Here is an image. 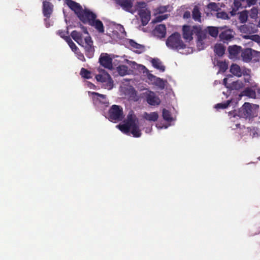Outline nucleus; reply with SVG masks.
I'll use <instances>...</instances> for the list:
<instances>
[{
    "mask_svg": "<svg viewBox=\"0 0 260 260\" xmlns=\"http://www.w3.org/2000/svg\"><path fill=\"white\" fill-rule=\"evenodd\" d=\"M67 5L76 14L79 20L84 24L94 27L100 33L104 32L103 22L97 19L96 14L87 9H83L82 6L73 0H66Z\"/></svg>",
    "mask_w": 260,
    "mask_h": 260,
    "instance_id": "obj_1",
    "label": "nucleus"
},
{
    "mask_svg": "<svg viewBox=\"0 0 260 260\" xmlns=\"http://www.w3.org/2000/svg\"><path fill=\"white\" fill-rule=\"evenodd\" d=\"M83 33L86 35L83 37L82 32L77 30H73L71 33V36L79 45L84 49V53L86 57L91 58L93 57L95 49L93 42L90 36L87 28L82 26Z\"/></svg>",
    "mask_w": 260,
    "mask_h": 260,
    "instance_id": "obj_2",
    "label": "nucleus"
},
{
    "mask_svg": "<svg viewBox=\"0 0 260 260\" xmlns=\"http://www.w3.org/2000/svg\"><path fill=\"white\" fill-rule=\"evenodd\" d=\"M117 127L124 134L129 135L134 137H140L142 133L139 126V120L133 111L130 112L127 116L124 123L119 124Z\"/></svg>",
    "mask_w": 260,
    "mask_h": 260,
    "instance_id": "obj_3",
    "label": "nucleus"
},
{
    "mask_svg": "<svg viewBox=\"0 0 260 260\" xmlns=\"http://www.w3.org/2000/svg\"><path fill=\"white\" fill-rule=\"evenodd\" d=\"M197 37V44H202L203 41L206 38V32L203 30L201 25H184L182 28V35L183 38L186 42H190L193 40V35Z\"/></svg>",
    "mask_w": 260,
    "mask_h": 260,
    "instance_id": "obj_4",
    "label": "nucleus"
},
{
    "mask_svg": "<svg viewBox=\"0 0 260 260\" xmlns=\"http://www.w3.org/2000/svg\"><path fill=\"white\" fill-rule=\"evenodd\" d=\"M235 115L250 120L257 116V111L253 108L251 104L246 102L238 109Z\"/></svg>",
    "mask_w": 260,
    "mask_h": 260,
    "instance_id": "obj_5",
    "label": "nucleus"
},
{
    "mask_svg": "<svg viewBox=\"0 0 260 260\" xmlns=\"http://www.w3.org/2000/svg\"><path fill=\"white\" fill-rule=\"evenodd\" d=\"M166 45L169 48L176 50L184 49L186 47V45L181 40L180 34L177 32L172 34L168 38Z\"/></svg>",
    "mask_w": 260,
    "mask_h": 260,
    "instance_id": "obj_6",
    "label": "nucleus"
},
{
    "mask_svg": "<svg viewBox=\"0 0 260 260\" xmlns=\"http://www.w3.org/2000/svg\"><path fill=\"white\" fill-rule=\"evenodd\" d=\"M109 119L111 121H120L123 118V109L120 106L113 105L109 110Z\"/></svg>",
    "mask_w": 260,
    "mask_h": 260,
    "instance_id": "obj_7",
    "label": "nucleus"
},
{
    "mask_svg": "<svg viewBox=\"0 0 260 260\" xmlns=\"http://www.w3.org/2000/svg\"><path fill=\"white\" fill-rule=\"evenodd\" d=\"M95 79L98 82L103 83V87L108 89H111L113 88V82L110 75L104 70L101 74L96 75Z\"/></svg>",
    "mask_w": 260,
    "mask_h": 260,
    "instance_id": "obj_8",
    "label": "nucleus"
},
{
    "mask_svg": "<svg viewBox=\"0 0 260 260\" xmlns=\"http://www.w3.org/2000/svg\"><path fill=\"white\" fill-rule=\"evenodd\" d=\"M89 94L92 96L95 104L101 105L106 107L109 106V103L106 95L96 92H89Z\"/></svg>",
    "mask_w": 260,
    "mask_h": 260,
    "instance_id": "obj_9",
    "label": "nucleus"
},
{
    "mask_svg": "<svg viewBox=\"0 0 260 260\" xmlns=\"http://www.w3.org/2000/svg\"><path fill=\"white\" fill-rule=\"evenodd\" d=\"M144 95L148 104L151 106H157L160 103V99L153 91H146L144 93Z\"/></svg>",
    "mask_w": 260,
    "mask_h": 260,
    "instance_id": "obj_10",
    "label": "nucleus"
},
{
    "mask_svg": "<svg viewBox=\"0 0 260 260\" xmlns=\"http://www.w3.org/2000/svg\"><path fill=\"white\" fill-rule=\"evenodd\" d=\"M138 14L141 18L143 26L146 25L150 20L151 12L147 9H140L138 11Z\"/></svg>",
    "mask_w": 260,
    "mask_h": 260,
    "instance_id": "obj_11",
    "label": "nucleus"
},
{
    "mask_svg": "<svg viewBox=\"0 0 260 260\" xmlns=\"http://www.w3.org/2000/svg\"><path fill=\"white\" fill-rule=\"evenodd\" d=\"M112 58L107 54H102L99 58V62L104 68L112 69L113 68Z\"/></svg>",
    "mask_w": 260,
    "mask_h": 260,
    "instance_id": "obj_12",
    "label": "nucleus"
},
{
    "mask_svg": "<svg viewBox=\"0 0 260 260\" xmlns=\"http://www.w3.org/2000/svg\"><path fill=\"white\" fill-rule=\"evenodd\" d=\"M223 30L219 34V37L221 40L223 42L225 41H230L232 38H234V35L233 31L230 29H226V26H224Z\"/></svg>",
    "mask_w": 260,
    "mask_h": 260,
    "instance_id": "obj_13",
    "label": "nucleus"
},
{
    "mask_svg": "<svg viewBox=\"0 0 260 260\" xmlns=\"http://www.w3.org/2000/svg\"><path fill=\"white\" fill-rule=\"evenodd\" d=\"M153 33L155 36L159 38H165L166 35V27L165 24H161L156 26Z\"/></svg>",
    "mask_w": 260,
    "mask_h": 260,
    "instance_id": "obj_14",
    "label": "nucleus"
},
{
    "mask_svg": "<svg viewBox=\"0 0 260 260\" xmlns=\"http://www.w3.org/2000/svg\"><path fill=\"white\" fill-rule=\"evenodd\" d=\"M53 5L47 1L43 2V13L44 16L47 18H49L53 12Z\"/></svg>",
    "mask_w": 260,
    "mask_h": 260,
    "instance_id": "obj_15",
    "label": "nucleus"
},
{
    "mask_svg": "<svg viewBox=\"0 0 260 260\" xmlns=\"http://www.w3.org/2000/svg\"><path fill=\"white\" fill-rule=\"evenodd\" d=\"M116 3L120 6L124 10L132 12L131 9L133 6V3L129 0H116Z\"/></svg>",
    "mask_w": 260,
    "mask_h": 260,
    "instance_id": "obj_16",
    "label": "nucleus"
},
{
    "mask_svg": "<svg viewBox=\"0 0 260 260\" xmlns=\"http://www.w3.org/2000/svg\"><path fill=\"white\" fill-rule=\"evenodd\" d=\"M252 51L251 48H246L242 51L241 57L243 61L249 62L251 60L253 57Z\"/></svg>",
    "mask_w": 260,
    "mask_h": 260,
    "instance_id": "obj_17",
    "label": "nucleus"
},
{
    "mask_svg": "<svg viewBox=\"0 0 260 260\" xmlns=\"http://www.w3.org/2000/svg\"><path fill=\"white\" fill-rule=\"evenodd\" d=\"M241 47L239 46H230L228 47V51L230 54V58H236L241 51Z\"/></svg>",
    "mask_w": 260,
    "mask_h": 260,
    "instance_id": "obj_18",
    "label": "nucleus"
},
{
    "mask_svg": "<svg viewBox=\"0 0 260 260\" xmlns=\"http://www.w3.org/2000/svg\"><path fill=\"white\" fill-rule=\"evenodd\" d=\"M224 29L223 27H214V26H208L206 29H203L206 32V34L208 33L211 36L214 38L217 37L219 31L222 30Z\"/></svg>",
    "mask_w": 260,
    "mask_h": 260,
    "instance_id": "obj_19",
    "label": "nucleus"
},
{
    "mask_svg": "<svg viewBox=\"0 0 260 260\" xmlns=\"http://www.w3.org/2000/svg\"><path fill=\"white\" fill-rule=\"evenodd\" d=\"M129 45L133 48V49H135L134 51L138 54H140L144 51L145 47L141 44H139L133 40H129Z\"/></svg>",
    "mask_w": 260,
    "mask_h": 260,
    "instance_id": "obj_20",
    "label": "nucleus"
},
{
    "mask_svg": "<svg viewBox=\"0 0 260 260\" xmlns=\"http://www.w3.org/2000/svg\"><path fill=\"white\" fill-rule=\"evenodd\" d=\"M245 7H246L245 0H234L233 10L231 12V15H235L239 8Z\"/></svg>",
    "mask_w": 260,
    "mask_h": 260,
    "instance_id": "obj_21",
    "label": "nucleus"
},
{
    "mask_svg": "<svg viewBox=\"0 0 260 260\" xmlns=\"http://www.w3.org/2000/svg\"><path fill=\"white\" fill-rule=\"evenodd\" d=\"M192 19L197 22H201V13L197 6H195L192 11Z\"/></svg>",
    "mask_w": 260,
    "mask_h": 260,
    "instance_id": "obj_22",
    "label": "nucleus"
},
{
    "mask_svg": "<svg viewBox=\"0 0 260 260\" xmlns=\"http://www.w3.org/2000/svg\"><path fill=\"white\" fill-rule=\"evenodd\" d=\"M143 118L150 121H156L158 118V115L157 112H151L148 113L147 112H145L143 114Z\"/></svg>",
    "mask_w": 260,
    "mask_h": 260,
    "instance_id": "obj_23",
    "label": "nucleus"
},
{
    "mask_svg": "<svg viewBox=\"0 0 260 260\" xmlns=\"http://www.w3.org/2000/svg\"><path fill=\"white\" fill-rule=\"evenodd\" d=\"M230 72L234 75L238 77H240L242 76V72L241 69L237 64H232L230 67Z\"/></svg>",
    "mask_w": 260,
    "mask_h": 260,
    "instance_id": "obj_24",
    "label": "nucleus"
},
{
    "mask_svg": "<svg viewBox=\"0 0 260 260\" xmlns=\"http://www.w3.org/2000/svg\"><path fill=\"white\" fill-rule=\"evenodd\" d=\"M152 66L161 72L165 71V67L162 64L161 61L158 58H153L151 60Z\"/></svg>",
    "mask_w": 260,
    "mask_h": 260,
    "instance_id": "obj_25",
    "label": "nucleus"
},
{
    "mask_svg": "<svg viewBox=\"0 0 260 260\" xmlns=\"http://www.w3.org/2000/svg\"><path fill=\"white\" fill-rule=\"evenodd\" d=\"M237 127H239L241 129H244L246 132L250 133V135L252 136V137L253 138L258 135L257 133L256 132V130L254 127H246L245 126H242V127H240V124H236Z\"/></svg>",
    "mask_w": 260,
    "mask_h": 260,
    "instance_id": "obj_26",
    "label": "nucleus"
},
{
    "mask_svg": "<svg viewBox=\"0 0 260 260\" xmlns=\"http://www.w3.org/2000/svg\"><path fill=\"white\" fill-rule=\"evenodd\" d=\"M243 86V84L241 81L239 80L234 81L231 84H230L228 88L230 90H239L241 89Z\"/></svg>",
    "mask_w": 260,
    "mask_h": 260,
    "instance_id": "obj_27",
    "label": "nucleus"
},
{
    "mask_svg": "<svg viewBox=\"0 0 260 260\" xmlns=\"http://www.w3.org/2000/svg\"><path fill=\"white\" fill-rule=\"evenodd\" d=\"M214 50L218 56H222L224 54L225 47L221 44H216Z\"/></svg>",
    "mask_w": 260,
    "mask_h": 260,
    "instance_id": "obj_28",
    "label": "nucleus"
},
{
    "mask_svg": "<svg viewBox=\"0 0 260 260\" xmlns=\"http://www.w3.org/2000/svg\"><path fill=\"white\" fill-rule=\"evenodd\" d=\"M246 96L251 98H255L256 96V93L253 89L247 88L244 90L241 94V96Z\"/></svg>",
    "mask_w": 260,
    "mask_h": 260,
    "instance_id": "obj_29",
    "label": "nucleus"
},
{
    "mask_svg": "<svg viewBox=\"0 0 260 260\" xmlns=\"http://www.w3.org/2000/svg\"><path fill=\"white\" fill-rule=\"evenodd\" d=\"M117 71L121 76H125L128 74V67L125 65H120L117 67Z\"/></svg>",
    "mask_w": 260,
    "mask_h": 260,
    "instance_id": "obj_30",
    "label": "nucleus"
},
{
    "mask_svg": "<svg viewBox=\"0 0 260 260\" xmlns=\"http://www.w3.org/2000/svg\"><path fill=\"white\" fill-rule=\"evenodd\" d=\"M142 67L146 71H144V72L146 73L148 79L152 83V84L154 85L156 81V79H157L158 77L149 73V70L145 66Z\"/></svg>",
    "mask_w": 260,
    "mask_h": 260,
    "instance_id": "obj_31",
    "label": "nucleus"
},
{
    "mask_svg": "<svg viewBox=\"0 0 260 260\" xmlns=\"http://www.w3.org/2000/svg\"><path fill=\"white\" fill-rule=\"evenodd\" d=\"M129 98L131 100L137 102L139 100V96L137 95V91L134 88H132L129 91Z\"/></svg>",
    "mask_w": 260,
    "mask_h": 260,
    "instance_id": "obj_32",
    "label": "nucleus"
},
{
    "mask_svg": "<svg viewBox=\"0 0 260 260\" xmlns=\"http://www.w3.org/2000/svg\"><path fill=\"white\" fill-rule=\"evenodd\" d=\"M248 17V13L246 10L243 11L239 13V19L240 22L245 23L246 22Z\"/></svg>",
    "mask_w": 260,
    "mask_h": 260,
    "instance_id": "obj_33",
    "label": "nucleus"
},
{
    "mask_svg": "<svg viewBox=\"0 0 260 260\" xmlns=\"http://www.w3.org/2000/svg\"><path fill=\"white\" fill-rule=\"evenodd\" d=\"M80 75L85 79H90L92 78L91 72L83 68L81 70Z\"/></svg>",
    "mask_w": 260,
    "mask_h": 260,
    "instance_id": "obj_34",
    "label": "nucleus"
},
{
    "mask_svg": "<svg viewBox=\"0 0 260 260\" xmlns=\"http://www.w3.org/2000/svg\"><path fill=\"white\" fill-rule=\"evenodd\" d=\"M217 65L219 68V71L225 72L228 68V64L225 61H218Z\"/></svg>",
    "mask_w": 260,
    "mask_h": 260,
    "instance_id": "obj_35",
    "label": "nucleus"
},
{
    "mask_svg": "<svg viewBox=\"0 0 260 260\" xmlns=\"http://www.w3.org/2000/svg\"><path fill=\"white\" fill-rule=\"evenodd\" d=\"M65 41L68 43L71 49L73 51H77L78 50V47L76 45V44L73 42L71 38L70 37H66L65 39Z\"/></svg>",
    "mask_w": 260,
    "mask_h": 260,
    "instance_id": "obj_36",
    "label": "nucleus"
},
{
    "mask_svg": "<svg viewBox=\"0 0 260 260\" xmlns=\"http://www.w3.org/2000/svg\"><path fill=\"white\" fill-rule=\"evenodd\" d=\"M156 81L154 85L157 86L160 89H164L166 86V81L164 80L159 77L156 79Z\"/></svg>",
    "mask_w": 260,
    "mask_h": 260,
    "instance_id": "obj_37",
    "label": "nucleus"
},
{
    "mask_svg": "<svg viewBox=\"0 0 260 260\" xmlns=\"http://www.w3.org/2000/svg\"><path fill=\"white\" fill-rule=\"evenodd\" d=\"M162 117L164 120L167 121H171L172 120L170 112L166 109L162 110Z\"/></svg>",
    "mask_w": 260,
    "mask_h": 260,
    "instance_id": "obj_38",
    "label": "nucleus"
},
{
    "mask_svg": "<svg viewBox=\"0 0 260 260\" xmlns=\"http://www.w3.org/2000/svg\"><path fill=\"white\" fill-rule=\"evenodd\" d=\"M231 103V100H228L224 103H218L215 106L216 109H225Z\"/></svg>",
    "mask_w": 260,
    "mask_h": 260,
    "instance_id": "obj_39",
    "label": "nucleus"
},
{
    "mask_svg": "<svg viewBox=\"0 0 260 260\" xmlns=\"http://www.w3.org/2000/svg\"><path fill=\"white\" fill-rule=\"evenodd\" d=\"M258 15V9L257 8H252L249 13V16L252 19H256Z\"/></svg>",
    "mask_w": 260,
    "mask_h": 260,
    "instance_id": "obj_40",
    "label": "nucleus"
},
{
    "mask_svg": "<svg viewBox=\"0 0 260 260\" xmlns=\"http://www.w3.org/2000/svg\"><path fill=\"white\" fill-rule=\"evenodd\" d=\"M216 17L218 18H221L224 20L229 19L230 18L228 14L224 11L217 12L216 13Z\"/></svg>",
    "mask_w": 260,
    "mask_h": 260,
    "instance_id": "obj_41",
    "label": "nucleus"
},
{
    "mask_svg": "<svg viewBox=\"0 0 260 260\" xmlns=\"http://www.w3.org/2000/svg\"><path fill=\"white\" fill-rule=\"evenodd\" d=\"M169 7V5L159 6L156 9V12L157 14H163L167 11Z\"/></svg>",
    "mask_w": 260,
    "mask_h": 260,
    "instance_id": "obj_42",
    "label": "nucleus"
},
{
    "mask_svg": "<svg viewBox=\"0 0 260 260\" xmlns=\"http://www.w3.org/2000/svg\"><path fill=\"white\" fill-rule=\"evenodd\" d=\"M56 34L64 40L66 37H70V36H67L69 34V31L68 30L65 31L64 30L60 29L56 32Z\"/></svg>",
    "mask_w": 260,
    "mask_h": 260,
    "instance_id": "obj_43",
    "label": "nucleus"
},
{
    "mask_svg": "<svg viewBox=\"0 0 260 260\" xmlns=\"http://www.w3.org/2000/svg\"><path fill=\"white\" fill-rule=\"evenodd\" d=\"M74 52L76 54L79 59L82 61H86L84 54L79 50V48H78V50L77 51H74Z\"/></svg>",
    "mask_w": 260,
    "mask_h": 260,
    "instance_id": "obj_44",
    "label": "nucleus"
},
{
    "mask_svg": "<svg viewBox=\"0 0 260 260\" xmlns=\"http://www.w3.org/2000/svg\"><path fill=\"white\" fill-rule=\"evenodd\" d=\"M208 8L211 10L217 11L219 9L218 5L215 3H210L208 5Z\"/></svg>",
    "mask_w": 260,
    "mask_h": 260,
    "instance_id": "obj_45",
    "label": "nucleus"
},
{
    "mask_svg": "<svg viewBox=\"0 0 260 260\" xmlns=\"http://www.w3.org/2000/svg\"><path fill=\"white\" fill-rule=\"evenodd\" d=\"M169 14H165L162 15H159L155 18V21L156 22H160L164 20H165L168 18Z\"/></svg>",
    "mask_w": 260,
    "mask_h": 260,
    "instance_id": "obj_46",
    "label": "nucleus"
},
{
    "mask_svg": "<svg viewBox=\"0 0 260 260\" xmlns=\"http://www.w3.org/2000/svg\"><path fill=\"white\" fill-rule=\"evenodd\" d=\"M137 6L138 8H140V9H145L147 6L146 3L144 2H137Z\"/></svg>",
    "mask_w": 260,
    "mask_h": 260,
    "instance_id": "obj_47",
    "label": "nucleus"
},
{
    "mask_svg": "<svg viewBox=\"0 0 260 260\" xmlns=\"http://www.w3.org/2000/svg\"><path fill=\"white\" fill-rule=\"evenodd\" d=\"M256 2V0H245L246 6H250L254 5Z\"/></svg>",
    "mask_w": 260,
    "mask_h": 260,
    "instance_id": "obj_48",
    "label": "nucleus"
},
{
    "mask_svg": "<svg viewBox=\"0 0 260 260\" xmlns=\"http://www.w3.org/2000/svg\"><path fill=\"white\" fill-rule=\"evenodd\" d=\"M190 16H191L190 12L188 11H186L184 13L183 15V18L184 19H188V18H190Z\"/></svg>",
    "mask_w": 260,
    "mask_h": 260,
    "instance_id": "obj_49",
    "label": "nucleus"
},
{
    "mask_svg": "<svg viewBox=\"0 0 260 260\" xmlns=\"http://www.w3.org/2000/svg\"><path fill=\"white\" fill-rule=\"evenodd\" d=\"M223 83L224 85L228 88L229 84H228V79L226 78L223 79Z\"/></svg>",
    "mask_w": 260,
    "mask_h": 260,
    "instance_id": "obj_50",
    "label": "nucleus"
},
{
    "mask_svg": "<svg viewBox=\"0 0 260 260\" xmlns=\"http://www.w3.org/2000/svg\"><path fill=\"white\" fill-rule=\"evenodd\" d=\"M251 37L253 38L252 39V40H253L257 41L260 39L259 36L258 35H253V36H252Z\"/></svg>",
    "mask_w": 260,
    "mask_h": 260,
    "instance_id": "obj_51",
    "label": "nucleus"
},
{
    "mask_svg": "<svg viewBox=\"0 0 260 260\" xmlns=\"http://www.w3.org/2000/svg\"><path fill=\"white\" fill-rule=\"evenodd\" d=\"M245 27H245V26H244V25H243V26H241V28H240V29H241V30L242 31V30H244V29Z\"/></svg>",
    "mask_w": 260,
    "mask_h": 260,
    "instance_id": "obj_52",
    "label": "nucleus"
},
{
    "mask_svg": "<svg viewBox=\"0 0 260 260\" xmlns=\"http://www.w3.org/2000/svg\"><path fill=\"white\" fill-rule=\"evenodd\" d=\"M44 1H46V0H44Z\"/></svg>",
    "mask_w": 260,
    "mask_h": 260,
    "instance_id": "obj_53",
    "label": "nucleus"
}]
</instances>
